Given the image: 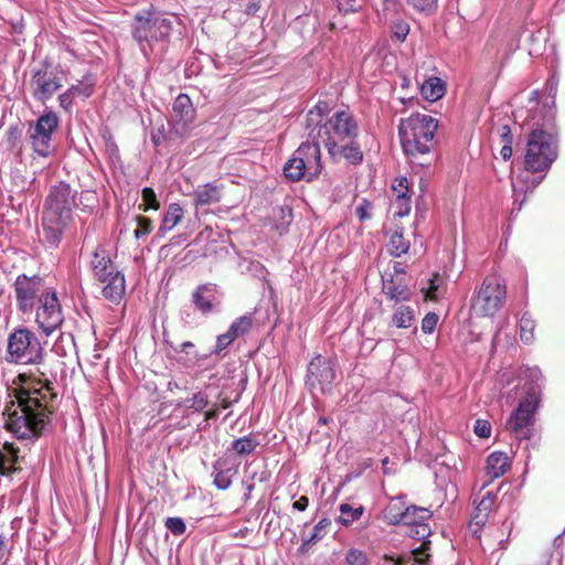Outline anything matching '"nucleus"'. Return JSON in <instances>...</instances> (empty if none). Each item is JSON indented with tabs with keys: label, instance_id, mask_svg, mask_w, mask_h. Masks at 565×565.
I'll list each match as a JSON object with an SVG mask.
<instances>
[{
	"label": "nucleus",
	"instance_id": "f257e3e1",
	"mask_svg": "<svg viewBox=\"0 0 565 565\" xmlns=\"http://www.w3.org/2000/svg\"><path fill=\"white\" fill-rule=\"evenodd\" d=\"M22 385L17 394V402L7 406L6 428L18 439L39 438L50 422L52 414V402L56 397L54 385L45 377L43 372L40 376L20 375Z\"/></svg>",
	"mask_w": 565,
	"mask_h": 565
},
{
	"label": "nucleus",
	"instance_id": "f03ea898",
	"mask_svg": "<svg viewBox=\"0 0 565 565\" xmlns=\"http://www.w3.org/2000/svg\"><path fill=\"white\" fill-rule=\"evenodd\" d=\"M557 158V138L553 132L542 129L533 130L526 140L524 167L526 172L520 173L512 181L514 205L518 204L521 193L532 192L544 179L545 173ZM524 199L519 203L520 211Z\"/></svg>",
	"mask_w": 565,
	"mask_h": 565
},
{
	"label": "nucleus",
	"instance_id": "7ed1b4c3",
	"mask_svg": "<svg viewBox=\"0 0 565 565\" xmlns=\"http://www.w3.org/2000/svg\"><path fill=\"white\" fill-rule=\"evenodd\" d=\"M359 124L348 109H339L331 114L318 130L317 138L326 147L333 161L345 159L350 164L363 162V152L356 138Z\"/></svg>",
	"mask_w": 565,
	"mask_h": 565
},
{
	"label": "nucleus",
	"instance_id": "20e7f679",
	"mask_svg": "<svg viewBox=\"0 0 565 565\" xmlns=\"http://www.w3.org/2000/svg\"><path fill=\"white\" fill-rule=\"evenodd\" d=\"M77 191L65 181L50 186L43 203L41 217V241L50 248H56L73 221V210L77 206Z\"/></svg>",
	"mask_w": 565,
	"mask_h": 565
},
{
	"label": "nucleus",
	"instance_id": "39448f33",
	"mask_svg": "<svg viewBox=\"0 0 565 565\" xmlns=\"http://www.w3.org/2000/svg\"><path fill=\"white\" fill-rule=\"evenodd\" d=\"M437 128L438 120L428 114L415 113L406 119H401V145L413 164L428 167L435 160L433 150Z\"/></svg>",
	"mask_w": 565,
	"mask_h": 565
},
{
	"label": "nucleus",
	"instance_id": "423d86ee",
	"mask_svg": "<svg viewBox=\"0 0 565 565\" xmlns=\"http://www.w3.org/2000/svg\"><path fill=\"white\" fill-rule=\"evenodd\" d=\"M177 17H167L157 12H139L134 20L131 34L145 57L159 50L163 52L170 41Z\"/></svg>",
	"mask_w": 565,
	"mask_h": 565
},
{
	"label": "nucleus",
	"instance_id": "0eeeda50",
	"mask_svg": "<svg viewBox=\"0 0 565 565\" xmlns=\"http://www.w3.org/2000/svg\"><path fill=\"white\" fill-rule=\"evenodd\" d=\"M507 301V284L497 273L487 275L475 288L470 298V311L476 317L492 318Z\"/></svg>",
	"mask_w": 565,
	"mask_h": 565
},
{
	"label": "nucleus",
	"instance_id": "6e6552de",
	"mask_svg": "<svg viewBox=\"0 0 565 565\" xmlns=\"http://www.w3.org/2000/svg\"><path fill=\"white\" fill-rule=\"evenodd\" d=\"M319 142H302L284 166V175L290 182H310L322 171Z\"/></svg>",
	"mask_w": 565,
	"mask_h": 565
},
{
	"label": "nucleus",
	"instance_id": "1a4fd4ad",
	"mask_svg": "<svg viewBox=\"0 0 565 565\" xmlns=\"http://www.w3.org/2000/svg\"><path fill=\"white\" fill-rule=\"evenodd\" d=\"M90 269L94 277L102 284L104 298L118 302L125 294V276L117 269L108 252L98 246L92 254Z\"/></svg>",
	"mask_w": 565,
	"mask_h": 565
},
{
	"label": "nucleus",
	"instance_id": "9d476101",
	"mask_svg": "<svg viewBox=\"0 0 565 565\" xmlns=\"http://www.w3.org/2000/svg\"><path fill=\"white\" fill-rule=\"evenodd\" d=\"M540 405V392L531 386L518 407L509 416L505 428L515 439L529 440L533 435L535 413Z\"/></svg>",
	"mask_w": 565,
	"mask_h": 565
},
{
	"label": "nucleus",
	"instance_id": "9b49d317",
	"mask_svg": "<svg viewBox=\"0 0 565 565\" xmlns=\"http://www.w3.org/2000/svg\"><path fill=\"white\" fill-rule=\"evenodd\" d=\"M58 125L60 118L51 109H45L34 124H30L28 140L38 156L47 158L53 152L52 137Z\"/></svg>",
	"mask_w": 565,
	"mask_h": 565
},
{
	"label": "nucleus",
	"instance_id": "f8f14e48",
	"mask_svg": "<svg viewBox=\"0 0 565 565\" xmlns=\"http://www.w3.org/2000/svg\"><path fill=\"white\" fill-rule=\"evenodd\" d=\"M8 355L10 362L39 364L43 348L32 331L18 329L8 339Z\"/></svg>",
	"mask_w": 565,
	"mask_h": 565
},
{
	"label": "nucleus",
	"instance_id": "ddd939ff",
	"mask_svg": "<svg viewBox=\"0 0 565 565\" xmlns=\"http://www.w3.org/2000/svg\"><path fill=\"white\" fill-rule=\"evenodd\" d=\"M13 288L17 309L22 315H32L44 294L52 289V287L45 286L43 278L40 276H26L25 274L17 277Z\"/></svg>",
	"mask_w": 565,
	"mask_h": 565
},
{
	"label": "nucleus",
	"instance_id": "4468645a",
	"mask_svg": "<svg viewBox=\"0 0 565 565\" xmlns=\"http://www.w3.org/2000/svg\"><path fill=\"white\" fill-rule=\"evenodd\" d=\"M33 313L35 315V323L46 337L62 326L64 317L54 288L44 294L42 300L35 306Z\"/></svg>",
	"mask_w": 565,
	"mask_h": 565
},
{
	"label": "nucleus",
	"instance_id": "2eb2a0df",
	"mask_svg": "<svg viewBox=\"0 0 565 565\" xmlns=\"http://www.w3.org/2000/svg\"><path fill=\"white\" fill-rule=\"evenodd\" d=\"M30 89L33 98L42 104L50 100L63 86L56 70H51L46 62L31 71Z\"/></svg>",
	"mask_w": 565,
	"mask_h": 565
},
{
	"label": "nucleus",
	"instance_id": "dca6fc26",
	"mask_svg": "<svg viewBox=\"0 0 565 565\" xmlns=\"http://www.w3.org/2000/svg\"><path fill=\"white\" fill-rule=\"evenodd\" d=\"M416 514H419L420 520H429L431 518V512L426 508L406 505L405 494L392 497L383 510V519L391 525L412 523Z\"/></svg>",
	"mask_w": 565,
	"mask_h": 565
},
{
	"label": "nucleus",
	"instance_id": "f3484780",
	"mask_svg": "<svg viewBox=\"0 0 565 565\" xmlns=\"http://www.w3.org/2000/svg\"><path fill=\"white\" fill-rule=\"evenodd\" d=\"M307 372V385L321 393L329 392L337 377L334 363L322 355H317L310 361Z\"/></svg>",
	"mask_w": 565,
	"mask_h": 565
},
{
	"label": "nucleus",
	"instance_id": "a211bd4d",
	"mask_svg": "<svg viewBox=\"0 0 565 565\" xmlns=\"http://www.w3.org/2000/svg\"><path fill=\"white\" fill-rule=\"evenodd\" d=\"M195 110L190 97L185 94H179L173 104L170 114V124L177 135L183 136L191 127L194 120Z\"/></svg>",
	"mask_w": 565,
	"mask_h": 565
},
{
	"label": "nucleus",
	"instance_id": "6ab92c4d",
	"mask_svg": "<svg viewBox=\"0 0 565 565\" xmlns=\"http://www.w3.org/2000/svg\"><path fill=\"white\" fill-rule=\"evenodd\" d=\"M222 294L214 284L200 285L192 295L195 308L203 315H210L217 310Z\"/></svg>",
	"mask_w": 565,
	"mask_h": 565
},
{
	"label": "nucleus",
	"instance_id": "aec40b11",
	"mask_svg": "<svg viewBox=\"0 0 565 565\" xmlns=\"http://www.w3.org/2000/svg\"><path fill=\"white\" fill-rule=\"evenodd\" d=\"M427 520H420L419 514L414 515V522L408 523L409 536L418 541H423L418 548L413 550L409 559H413L418 565H424L428 558L427 544L425 540L431 534L429 525L426 523Z\"/></svg>",
	"mask_w": 565,
	"mask_h": 565
},
{
	"label": "nucleus",
	"instance_id": "412c9836",
	"mask_svg": "<svg viewBox=\"0 0 565 565\" xmlns=\"http://www.w3.org/2000/svg\"><path fill=\"white\" fill-rule=\"evenodd\" d=\"M382 290L391 300L398 302L409 301L412 291L403 277H394L390 273L382 276Z\"/></svg>",
	"mask_w": 565,
	"mask_h": 565
},
{
	"label": "nucleus",
	"instance_id": "4be33fe9",
	"mask_svg": "<svg viewBox=\"0 0 565 565\" xmlns=\"http://www.w3.org/2000/svg\"><path fill=\"white\" fill-rule=\"evenodd\" d=\"M497 493L488 491L477 503L469 523L470 530L477 534L487 523L488 518L495 504Z\"/></svg>",
	"mask_w": 565,
	"mask_h": 565
},
{
	"label": "nucleus",
	"instance_id": "5701e85b",
	"mask_svg": "<svg viewBox=\"0 0 565 565\" xmlns=\"http://www.w3.org/2000/svg\"><path fill=\"white\" fill-rule=\"evenodd\" d=\"M510 467L509 457L501 451H494L487 458L486 477L487 480L482 483L480 490L487 488L493 480L502 477Z\"/></svg>",
	"mask_w": 565,
	"mask_h": 565
},
{
	"label": "nucleus",
	"instance_id": "b1692460",
	"mask_svg": "<svg viewBox=\"0 0 565 565\" xmlns=\"http://www.w3.org/2000/svg\"><path fill=\"white\" fill-rule=\"evenodd\" d=\"M330 107L327 102H318L306 116V130L308 136L315 138L318 130L323 126V122L329 117Z\"/></svg>",
	"mask_w": 565,
	"mask_h": 565
},
{
	"label": "nucleus",
	"instance_id": "393cba45",
	"mask_svg": "<svg viewBox=\"0 0 565 565\" xmlns=\"http://www.w3.org/2000/svg\"><path fill=\"white\" fill-rule=\"evenodd\" d=\"M19 448L13 444L6 443L0 449V473L4 477H11L20 470Z\"/></svg>",
	"mask_w": 565,
	"mask_h": 565
},
{
	"label": "nucleus",
	"instance_id": "a878e982",
	"mask_svg": "<svg viewBox=\"0 0 565 565\" xmlns=\"http://www.w3.org/2000/svg\"><path fill=\"white\" fill-rule=\"evenodd\" d=\"M193 198L195 206L216 204L222 199V189L215 183L199 185L193 192Z\"/></svg>",
	"mask_w": 565,
	"mask_h": 565
},
{
	"label": "nucleus",
	"instance_id": "bb28decb",
	"mask_svg": "<svg viewBox=\"0 0 565 565\" xmlns=\"http://www.w3.org/2000/svg\"><path fill=\"white\" fill-rule=\"evenodd\" d=\"M416 322V308L406 303H396L391 323L398 329H408Z\"/></svg>",
	"mask_w": 565,
	"mask_h": 565
},
{
	"label": "nucleus",
	"instance_id": "cd10ccee",
	"mask_svg": "<svg viewBox=\"0 0 565 565\" xmlns=\"http://www.w3.org/2000/svg\"><path fill=\"white\" fill-rule=\"evenodd\" d=\"M184 211L179 203H170L163 214L159 234L164 235L174 228L183 218Z\"/></svg>",
	"mask_w": 565,
	"mask_h": 565
},
{
	"label": "nucleus",
	"instance_id": "c85d7f7f",
	"mask_svg": "<svg viewBox=\"0 0 565 565\" xmlns=\"http://www.w3.org/2000/svg\"><path fill=\"white\" fill-rule=\"evenodd\" d=\"M422 95L429 102H436L445 94V84L438 77H429L420 86Z\"/></svg>",
	"mask_w": 565,
	"mask_h": 565
},
{
	"label": "nucleus",
	"instance_id": "c756f323",
	"mask_svg": "<svg viewBox=\"0 0 565 565\" xmlns=\"http://www.w3.org/2000/svg\"><path fill=\"white\" fill-rule=\"evenodd\" d=\"M446 288L447 284L445 278L440 274L434 273L431 278L428 280L426 297L429 300H438L445 295Z\"/></svg>",
	"mask_w": 565,
	"mask_h": 565
},
{
	"label": "nucleus",
	"instance_id": "7c9ffc66",
	"mask_svg": "<svg viewBox=\"0 0 565 565\" xmlns=\"http://www.w3.org/2000/svg\"><path fill=\"white\" fill-rule=\"evenodd\" d=\"M535 321L530 313L524 312L519 320V332L523 343L530 344L534 340Z\"/></svg>",
	"mask_w": 565,
	"mask_h": 565
},
{
	"label": "nucleus",
	"instance_id": "2f4dec72",
	"mask_svg": "<svg viewBox=\"0 0 565 565\" xmlns=\"http://www.w3.org/2000/svg\"><path fill=\"white\" fill-rule=\"evenodd\" d=\"M388 249L393 256L399 257L408 252L409 242L404 238L402 232L395 231L390 236Z\"/></svg>",
	"mask_w": 565,
	"mask_h": 565
},
{
	"label": "nucleus",
	"instance_id": "473e14b6",
	"mask_svg": "<svg viewBox=\"0 0 565 565\" xmlns=\"http://www.w3.org/2000/svg\"><path fill=\"white\" fill-rule=\"evenodd\" d=\"M253 326V319L249 315H244L232 322L227 332L236 340L249 332Z\"/></svg>",
	"mask_w": 565,
	"mask_h": 565
},
{
	"label": "nucleus",
	"instance_id": "72a5a7b5",
	"mask_svg": "<svg viewBox=\"0 0 565 565\" xmlns=\"http://www.w3.org/2000/svg\"><path fill=\"white\" fill-rule=\"evenodd\" d=\"M180 407H186L193 412L201 413L209 405V397L204 392H196L191 398H185L178 404Z\"/></svg>",
	"mask_w": 565,
	"mask_h": 565
},
{
	"label": "nucleus",
	"instance_id": "f704fd0d",
	"mask_svg": "<svg viewBox=\"0 0 565 565\" xmlns=\"http://www.w3.org/2000/svg\"><path fill=\"white\" fill-rule=\"evenodd\" d=\"M212 476L214 478L213 483L220 490H226L232 484L233 475L231 473V469H221L218 461L213 465Z\"/></svg>",
	"mask_w": 565,
	"mask_h": 565
},
{
	"label": "nucleus",
	"instance_id": "c9c22d12",
	"mask_svg": "<svg viewBox=\"0 0 565 565\" xmlns=\"http://www.w3.org/2000/svg\"><path fill=\"white\" fill-rule=\"evenodd\" d=\"M257 446L258 441L250 435L237 438L233 440L231 445L232 449L241 456L252 454L257 448Z\"/></svg>",
	"mask_w": 565,
	"mask_h": 565
},
{
	"label": "nucleus",
	"instance_id": "e433bc0d",
	"mask_svg": "<svg viewBox=\"0 0 565 565\" xmlns=\"http://www.w3.org/2000/svg\"><path fill=\"white\" fill-rule=\"evenodd\" d=\"M95 79L90 75L83 77L81 82L70 87L75 97L88 98L94 93Z\"/></svg>",
	"mask_w": 565,
	"mask_h": 565
},
{
	"label": "nucleus",
	"instance_id": "4c0bfd02",
	"mask_svg": "<svg viewBox=\"0 0 565 565\" xmlns=\"http://www.w3.org/2000/svg\"><path fill=\"white\" fill-rule=\"evenodd\" d=\"M330 524L327 519L320 520L312 529L309 536L302 539L301 550L306 551L309 545L316 544L324 535L326 527Z\"/></svg>",
	"mask_w": 565,
	"mask_h": 565
},
{
	"label": "nucleus",
	"instance_id": "58836bf2",
	"mask_svg": "<svg viewBox=\"0 0 565 565\" xmlns=\"http://www.w3.org/2000/svg\"><path fill=\"white\" fill-rule=\"evenodd\" d=\"M394 215L403 217L411 212V198L406 192H398L395 200L392 202Z\"/></svg>",
	"mask_w": 565,
	"mask_h": 565
},
{
	"label": "nucleus",
	"instance_id": "ea45409f",
	"mask_svg": "<svg viewBox=\"0 0 565 565\" xmlns=\"http://www.w3.org/2000/svg\"><path fill=\"white\" fill-rule=\"evenodd\" d=\"M340 512L341 515L339 518V521L344 525H349L362 515L363 508H352L350 504L343 503L340 505Z\"/></svg>",
	"mask_w": 565,
	"mask_h": 565
},
{
	"label": "nucleus",
	"instance_id": "a19ab883",
	"mask_svg": "<svg viewBox=\"0 0 565 565\" xmlns=\"http://www.w3.org/2000/svg\"><path fill=\"white\" fill-rule=\"evenodd\" d=\"M344 562L347 565H372L366 553L359 548H350L345 553Z\"/></svg>",
	"mask_w": 565,
	"mask_h": 565
},
{
	"label": "nucleus",
	"instance_id": "79ce46f5",
	"mask_svg": "<svg viewBox=\"0 0 565 565\" xmlns=\"http://www.w3.org/2000/svg\"><path fill=\"white\" fill-rule=\"evenodd\" d=\"M355 215L361 222H365L373 216V204L367 199H362L355 207Z\"/></svg>",
	"mask_w": 565,
	"mask_h": 565
},
{
	"label": "nucleus",
	"instance_id": "37998d69",
	"mask_svg": "<svg viewBox=\"0 0 565 565\" xmlns=\"http://www.w3.org/2000/svg\"><path fill=\"white\" fill-rule=\"evenodd\" d=\"M166 527L173 534V535H182L185 530L186 525L185 522L181 518L171 516L166 520Z\"/></svg>",
	"mask_w": 565,
	"mask_h": 565
},
{
	"label": "nucleus",
	"instance_id": "c03bdc74",
	"mask_svg": "<svg viewBox=\"0 0 565 565\" xmlns=\"http://www.w3.org/2000/svg\"><path fill=\"white\" fill-rule=\"evenodd\" d=\"M152 231L151 220L145 216L137 217V228L134 232L136 238L147 236Z\"/></svg>",
	"mask_w": 565,
	"mask_h": 565
},
{
	"label": "nucleus",
	"instance_id": "a18cd8bd",
	"mask_svg": "<svg viewBox=\"0 0 565 565\" xmlns=\"http://www.w3.org/2000/svg\"><path fill=\"white\" fill-rule=\"evenodd\" d=\"M439 321V317L435 312H428L422 320V331L426 334H430L435 331L436 326Z\"/></svg>",
	"mask_w": 565,
	"mask_h": 565
},
{
	"label": "nucleus",
	"instance_id": "49530a36",
	"mask_svg": "<svg viewBox=\"0 0 565 565\" xmlns=\"http://www.w3.org/2000/svg\"><path fill=\"white\" fill-rule=\"evenodd\" d=\"M142 200L145 202V207H143L145 211H147L149 209L157 210L159 207V202L157 200V195L151 188H143Z\"/></svg>",
	"mask_w": 565,
	"mask_h": 565
},
{
	"label": "nucleus",
	"instance_id": "de8ad7c7",
	"mask_svg": "<svg viewBox=\"0 0 565 565\" xmlns=\"http://www.w3.org/2000/svg\"><path fill=\"white\" fill-rule=\"evenodd\" d=\"M475 434L480 438H488L491 434V425L488 420L477 419L473 427Z\"/></svg>",
	"mask_w": 565,
	"mask_h": 565
},
{
	"label": "nucleus",
	"instance_id": "09e8293b",
	"mask_svg": "<svg viewBox=\"0 0 565 565\" xmlns=\"http://www.w3.org/2000/svg\"><path fill=\"white\" fill-rule=\"evenodd\" d=\"M337 2L338 9L343 13H354L360 9V4L356 0H334Z\"/></svg>",
	"mask_w": 565,
	"mask_h": 565
},
{
	"label": "nucleus",
	"instance_id": "8fccbe9b",
	"mask_svg": "<svg viewBox=\"0 0 565 565\" xmlns=\"http://www.w3.org/2000/svg\"><path fill=\"white\" fill-rule=\"evenodd\" d=\"M75 98L76 97L72 93V90L70 88H67L64 93L58 95L57 99H58L60 107H62L64 110H70Z\"/></svg>",
	"mask_w": 565,
	"mask_h": 565
},
{
	"label": "nucleus",
	"instance_id": "3c124183",
	"mask_svg": "<svg viewBox=\"0 0 565 565\" xmlns=\"http://www.w3.org/2000/svg\"><path fill=\"white\" fill-rule=\"evenodd\" d=\"M234 338L228 333V332H225L223 334H220L216 339V345H215V350L214 352L216 354H218L220 352H222L224 349H226L230 344H232L234 342Z\"/></svg>",
	"mask_w": 565,
	"mask_h": 565
},
{
	"label": "nucleus",
	"instance_id": "603ef678",
	"mask_svg": "<svg viewBox=\"0 0 565 565\" xmlns=\"http://www.w3.org/2000/svg\"><path fill=\"white\" fill-rule=\"evenodd\" d=\"M409 33V26L406 22L399 21L394 25V36L404 41Z\"/></svg>",
	"mask_w": 565,
	"mask_h": 565
},
{
	"label": "nucleus",
	"instance_id": "864d4df0",
	"mask_svg": "<svg viewBox=\"0 0 565 565\" xmlns=\"http://www.w3.org/2000/svg\"><path fill=\"white\" fill-rule=\"evenodd\" d=\"M408 2L418 11H428L436 4V0H408Z\"/></svg>",
	"mask_w": 565,
	"mask_h": 565
},
{
	"label": "nucleus",
	"instance_id": "5fc2aeb1",
	"mask_svg": "<svg viewBox=\"0 0 565 565\" xmlns=\"http://www.w3.org/2000/svg\"><path fill=\"white\" fill-rule=\"evenodd\" d=\"M498 134L501 137L502 141L505 143H513V137L511 134V129L508 125H502L498 128Z\"/></svg>",
	"mask_w": 565,
	"mask_h": 565
},
{
	"label": "nucleus",
	"instance_id": "6e6d98bb",
	"mask_svg": "<svg viewBox=\"0 0 565 565\" xmlns=\"http://www.w3.org/2000/svg\"><path fill=\"white\" fill-rule=\"evenodd\" d=\"M529 376L531 377L533 383L529 385L527 390L533 385L537 387V390L540 391V385L537 381L542 377L541 371L537 367L529 369Z\"/></svg>",
	"mask_w": 565,
	"mask_h": 565
},
{
	"label": "nucleus",
	"instance_id": "4d7b16f0",
	"mask_svg": "<svg viewBox=\"0 0 565 565\" xmlns=\"http://www.w3.org/2000/svg\"><path fill=\"white\" fill-rule=\"evenodd\" d=\"M384 561L390 563L391 565H407V562H411L409 556L407 557V559H405L402 557L395 558L388 555H385ZM412 562L415 563L413 559Z\"/></svg>",
	"mask_w": 565,
	"mask_h": 565
},
{
	"label": "nucleus",
	"instance_id": "13d9d810",
	"mask_svg": "<svg viewBox=\"0 0 565 565\" xmlns=\"http://www.w3.org/2000/svg\"><path fill=\"white\" fill-rule=\"evenodd\" d=\"M309 499L306 495H301L297 501L294 502L292 507L298 511H305L308 508Z\"/></svg>",
	"mask_w": 565,
	"mask_h": 565
},
{
	"label": "nucleus",
	"instance_id": "bf43d9fd",
	"mask_svg": "<svg viewBox=\"0 0 565 565\" xmlns=\"http://www.w3.org/2000/svg\"><path fill=\"white\" fill-rule=\"evenodd\" d=\"M500 154L503 160H509L512 157V143H504L501 148Z\"/></svg>",
	"mask_w": 565,
	"mask_h": 565
},
{
	"label": "nucleus",
	"instance_id": "052dcab7",
	"mask_svg": "<svg viewBox=\"0 0 565 565\" xmlns=\"http://www.w3.org/2000/svg\"><path fill=\"white\" fill-rule=\"evenodd\" d=\"M394 274H392L394 277H403L405 276V269L401 263H394L393 265Z\"/></svg>",
	"mask_w": 565,
	"mask_h": 565
},
{
	"label": "nucleus",
	"instance_id": "680f3d73",
	"mask_svg": "<svg viewBox=\"0 0 565 565\" xmlns=\"http://www.w3.org/2000/svg\"><path fill=\"white\" fill-rule=\"evenodd\" d=\"M218 416V411L216 408H212L205 412L204 417L205 420L215 419Z\"/></svg>",
	"mask_w": 565,
	"mask_h": 565
},
{
	"label": "nucleus",
	"instance_id": "e2e57ef3",
	"mask_svg": "<svg viewBox=\"0 0 565 565\" xmlns=\"http://www.w3.org/2000/svg\"><path fill=\"white\" fill-rule=\"evenodd\" d=\"M194 348V344L190 341H184L180 344V349L179 351L180 352H185V353H189L190 349H193ZM178 351V349H175Z\"/></svg>",
	"mask_w": 565,
	"mask_h": 565
},
{
	"label": "nucleus",
	"instance_id": "0e129e2a",
	"mask_svg": "<svg viewBox=\"0 0 565 565\" xmlns=\"http://www.w3.org/2000/svg\"><path fill=\"white\" fill-rule=\"evenodd\" d=\"M6 554H7L6 540L2 535H0V561H2L4 558Z\"/></svg>",
	"mask_w": 565,
	"mask_h": 565
},
{
	"label": "nucleus",
	"instance_id": "69168bd1",
	"mask_svg": "<svg viewBox=\"0 0 565 565\" xmlns=\"http://www.w3.org/2000/svg\"><path fill=\"white\" fill-rule=\"evenodd\" d=\"M281 213L284 214V216L288 215V217L291 220V216H292V212H291V209L287 207L286 210L285 209H281Z\"/></svg>",
	"mask_w": 565,
	"mask_h": 565
},
{
	"label": "nucleus",
	"instance_id": "338daca9",
	"mask_svg": "<svg viewBox=\"0 0 565 565\" xmlns=\"http://www.w3.org/2000/svg\"><path fill=\"white\" fill-rule=\"evenodd\" d=\"M253 489H254V483H249V484L246 486L247 492H252Z\"/></svg>",
	"mask_w": 565,
	"mask_h": 565
},
{
	"label": "nucleus",
	"instance_id": "774afa93",
	"mask_svg": "<svg viewBox=\"0 0 565 565\" xmlns=\"http://www.w3.org/2000/svg\"><path fill=\"white\" fill-rule=\"evenodd\" d=\"M255 266H256L257 268H259L262 271L264 270V268H263V266L260 265V263H257Z\"/></svg>",
	"mask_w": 565,
	"mask_h": 565
}]
</instances>
